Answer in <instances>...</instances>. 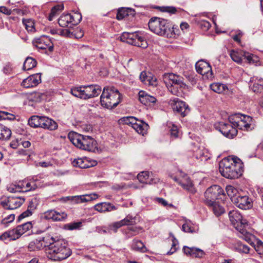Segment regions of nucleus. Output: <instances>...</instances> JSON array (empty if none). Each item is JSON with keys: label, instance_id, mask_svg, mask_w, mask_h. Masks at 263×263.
Returning <instances> with one entry per match:
<instances>
[{"label": "nucleus", "instance_id": "59", "mask_svg": "<svg viewBox=\"0 0 263 263\" xmlns=\"http://www.w3.org/2000/svg\"><path fill=\"white\" fill-rule=\"evenodd\" d=\"M58 34L65 37H73V32L68 29H59Z\"/></svg>", "mask_w": 263, "mask_h": 263}, {"label": "nucleus", "instance_id": "10", "mask_svg": "<svg viewBox=\"0 0 263 263\" xmlns=\"http://www.w3.org/2000/svg\"><path fill=\"white\" fill-rule=\"evenodd\" d=\"M173 111L182 117L186 116L190 111L189 105L177 98L170 99L168 102Z\"/></svg>", "mask_w": 263, "mask_h": 263}, {"label": "nucleus", "instance_id": "47", "mask_svg": "<svg viewBox=\"0 0 263 263\" xmlns=\"http://www.w3.org/2000/svg\"><path fill=\"white\" fill-rule=\"evenodd\" d=\"M64 8L63 5H58L57 6H54L51 10V12L49 16V20L52 21L53 18L58 13L62 11Z\"/></svg>", "mask_w": 263, "mask_h": 263}, {"label": "nucleus", "instance_id": "44", "mask_svg": "<svg viewBox=\"0 0 263 263\" xmlns=\"http://www.w3.org/2000/svg\"><path fill=\"white\" fill-rule=\"evenodd\" d=\"M252 90L254 92H260L263 90V79H260L255 82L251 86Z\"/></svg>", "mask_w": 263, "mask_h": 263}, {"label": "nucleus", "instance_id": "19", "mask_svg": "<svg viewBox=\"0 0 263 263\" xmlns=\"http://www.w3.org/2000/svg\"><path fill=\"white\" fill-rule=\"evenodd\" d=\"M37 187V185L35 182V180H24L17 182V189L20 190V192H27L33 191Z\"/></svg>", "mask_w": 263, "mask_h": 263}, {"label": "nucleus", "instance_id": "38", "mask_svg": "<svg viewBox=\"0 0 263 263\" xmlns=\"http://www.w3.org/2000/svg\"><path fill=\"white\" fill-rule=\"evenodd\" d=\"M209 206L212 207L213 212L216 216L221 215L225 212L224 208L216 202H213V204Z\"/></svg>", "mask_w": 263, "mask_h": 263}, {"label": "nucleus", "instance_id": "21", "mask_svg": "<svg viewBox=\"0 0 263 263\" xmlns=\"http://www.w3.org/2000/svg\"><path fill=\"white\" fill-rule=\"evenodd\" d=\"M72 163L74 166L81 168L92 167L97 164L96 161H90L86 157L74 159Z\"/></svg>", "mask_w": 263, "mask_h": 263}, {"label": "nucleus", "instance_id": "7", "mask_svg": "<svg viewBox=\"0 0 263 263\" xmlns=\"http://www.w3.org/2000/svg\"><path fill=\"white\" fill-rule=\"evenodd\" d=\"M205 202L208 205L213 204L216 200H224L226 194L219 185H214L209 187L204 193Z\"/></svg>", "mask_w": 263, "mask_h": 263}, {"label": "nucleus", "instance_id": "58", "mask_svg": "<svg viewBox=\"0 0 263 263\" xmlns=\"http://www.w3.org/2000/svg\"><path fill=\"white\" fill-rule=\"evenodd\" d=\"M178 245V241L177 239L173 236L172 238V248L167 253L168 255H171L175 252L177 250V246Z\"/></svg>", "mask_w": 263, "mask_h": 263}, {"label": "nucleus", "instance_id": "55", "mask_svg": "<svg viewBox=\"0 0 263 263\" xmlns=\"http://www.w3.org/2000/svg\"><path fill=\"white\" fill-rule=\"evenodd\" d=\"M243 57H244L245 59H246L249 63H255L258 61V58L252 54H250L249 53L244 52L243 54Z\"/></svg>", "mask_w": 263, "mask_h": 263}, {"label": "nucleus", "instance_id": "34", "mask_svg": "<svg viewBox=\"0 0 263 263\" xmlns=\"http://www.w3.org/2000/svg\"><path fill=\"white\" fill-rule=\"evenodd\" d=\"M132 249L136 251L141 252H146L147 249L141 240H139L136 239L133 240L132 244Z\"/></svg>", "mask_w": 263, "mask_h": 263}, {"label": "nucleus", "instance_id": "29", "mask_svg": "<svg viewBox=\"0 0 263 263\" xmlns=\"http://www.w3.org/2000/svg\"><path fill=\"white\" fill-rule=\"evenodd\" d=\"M246 227H242L238 230L240 233L239 237L245 239L250 245H252L254 244L253 240L255 239V237L254 235L248 232L246 230Z\"/></svg>", "mask_w": 263, "mask_h": 263}, {"label": "nucleus", "instance_id": "37", "mask_svg": "<svg viewBox=\"0 0 263 263\" xmlns=\"http://www.w3.org/2000/svg\"><path fill=\"white\" fill-rule=\"evenodd\" d=\"M195 16L196 17L195 22L197 23L199 27L203 31L208 30L211 27V24L210 22L204 20L200 19V18L198 17L197 15H195Z\"/></svg>", "mask_w": 263, "mask_h": 263}, {"label": "nucleus", "instance_id": "60", "mask_svg": "<svg viewBox=\"0 0 263 263\" xmlns=\"http://www.w3.org/2000/svg\"><path fill=\"white\" fill-rule=\"evenodd\" d=\"M46 95L40 92H36L34 93V100L36 102H41L42 100L46 99Z\"/></svg>", "mask_w": 263, "mask_h": 263}, {"label": "nucleus", "instance_id": "41", "mask_svg": "<svg viewBox=\"0 0 263 263\" xmlns=\"http://www.w3.org/2000/svg\"><path fill=\"white\" fill-rule=\"evenodd\" d=\"M133 127L138 133L144 135L147 129L148 125L146 123L141 124L136 122Z\"/></svg>", "mask_w": 263, "mask_h": 263}, {"label": "nucleus", "instance_id": "13", "mask_svg": "<svg viewBox=\"0 0 263 263\" xmlns=\"http://www.w3.org/2000/svg\"><path fill=\"white\" fill-rule=\"evenodd\" d=\"M32 44L39 50H45V52L47 49L50 52L53 50V44L47 36H41L34 39L32 41Z\"/></svg>", "mask_w": 263, "mask_h": 263}, {"label": "nucleus", "instance_id": "54", "mask_svg": "<svg viewBox=\"0 0 263 263\" xmlns=\"http://www.w3.org/2000/svg\"><path fill=\"white\" fill-rule=\"evenodd\" d=\"M10 235V240H15L19 238L22 235L17 227L9 231Z\"/></svg>", "mask_w": 263, "mask_h": 263}, {"label": "nucleus", "instance_id": "25", "mask_svg": "<svg viewBox=\"0 0 263 263\" xmlns=\"http://www.w3.org/2000/svg\"><path fill=\"white\" fill-rule=\"evenodd\" d=\"M118 207L110 202H101L95 205V209L101 213L109 212L117 210Z\"/></svg>", "mask_w": 263, "mask_h": 263}, {"label": "nucleus", "instance_id": "14", "mask_svg": "<svg viewBox=\"0 0 263 263\" xmlns=\"http://www.w3.org/2000/svg\"><path fill=\"white\" fill-rule=\"evenodd\" d=\"M218 128L225 137L230 139L234 138L237 134V129L230 123L220 122Z\"/></svg>", "mask_w": 263, "mask_h": 263}, {"label": "nucleus", "instance_id": "26", "mask_svg": "<svg viewBox=\"0 0 263 263\" xmlns=\"http://www.w3.org/2000/svg\"><path fill=\"white\" fill-rule=\"evenodd\" d=\"M101 92V87L98 85H85L87 99L98 96Z\"/></svg>", "mask_w": 263, "mask_h": 263}, {"label": "nucleus", "instance_id": "42", "mask_svg": "<svg viewBox=\"0 0 263 263\" xmlns=\"http://www.w3.org/2000/svg\"><path fill=\"white\" fill-rule=\"evenodd\" d=\"M234 249L238 252L243 253H248L250 251V248L247 245H244L240 241H238L235 244Z\"/></svg>", "mask_w": 263, "mask_h": 263}, {"label": "nucleus", "instance_id": "56", "mask_svg": "<svg viewBox=\"0 0 263 263\" xmlns=\"http://www.w3.org/2000/svg\"><path fill=\"white\" fill-rule=\"evenodd\" d=\"M124 226L122 220L113 222L109 226V229L110 231L116 233L117 232L118 229Z\"/></svg>", "mask_w": 263, "mask_h": 263}, {"label": "nucleus", "instance_id": "32", "mask_svg": "<svg viewBox=\"0 0 263 263\" xmlns=\"http://www.w3.org/2000/svg\"><path fill=\"white\" fill-rule=\"evenodd\" d=\"M93 196H95V195H92L91 194H86L80 196H76L73 197V200L77 203H84L92 201L93 199H95Z\"/></svg>", "mask_w": 263, "mask_h": 263}, {"label": "nucleus", "instance_id": "49", "mask_svg": "<svg viewBox=\"0 0 263 263\" xmlns=\"http://www.w3.org/2000/svg\"><path fill=\"white\" fill-rule=\"evenodd\" d=\"M121 220L124 226H132L136 224V217H133L130 215H128Z\"/></svg>", "mask_w": 263, "mask_h": 263}, {"label": "nucleus", "instance_id": "18", "mask_svg": "<svg viewBox=\"0 0 263 263\" xmlns=\"http://www.w3.org/2000/svg\"><path fill=\"white\" fill-rule=\"evenodd\" d=\"M41 82V76L40 73H35L29 76L24 79L21 83V85L25 88H30L36 86Z\"/></svg>", "mask_w": 263, "mask_h": 263}, {"label": "nucleus", "instance_id": "15", "mask_svg": "<svg viewBox=\"0 0 263 263\" xmlns=\"http://www.w3.org/2000/svg\"><path fill=\"white\" fill-rule=\"evenodd\" d=\"M195 67L198 73L205 76L208 79L212 77V68L208 62L203 60H200L196 63Z\"/></svg>", "mask_w": 263, "mask_h": 263}, {"label": "nucleus", "instance_id": "24", "mask_svg": "<svg viewBox=\"0 0 263 263\" xmlns=\"http://www.w3.org/2000/svg\"><path fill=\"white\" fill-rule=\"evenodd\" d=\"M139 99L141 103L145 105H153L157 101V99L155 97L147 94L144 91H139Z\"/></svg>", "mask_w": 263, "mask_h": 263}, {"label": "nucleus", "instance_id": "61", "mask_svg": "<svg viewBox=\"0 0 263 263\" xmlns=\"http://www.w3.org/2000/svg\"><path fill=\"white\" fill-rule=\"evenodd\" d=\"M170 135L172 138H176L178 137V129L176 126L172 124L170 129Z\"/></svg>", "mask_w": 263, "mask_h": 263}, {"label": "nucleus", "instance_id": "11", "mask_svg": "<svg viewBox=\"0 0 263 263\" xmlns=\"http://www.w3.org/2000/svg\"><path fill=\"white\" fill-rule=\"evenodd\" d=\"M25 199L21 197L9 196L3 199L1 204L5 209L14 210L21 206Z\"/></svg>", "mask_w": 263, "mask_h": 263}, {"label": "nucleus", "instance_id": "51", "mask_svg": "<svg viewBox=\"0 0 263 263\" xmlns=\"http://www.w3.org/2000/svg\"><path fill=\"white\" fill-rule=\"evenodd\" d=\"M15 119V116L7 111H0V120H14Z\"/></svg>", "mask_w": 263, "mask_h": 263}, {"label": "nucleus", "instance_id": "63", "mask_svg": "<svg viewBox=\"0 0 263 263\" xmlns=\"http://www.w3.org/2000/svg\"><path fill=\"white\" fill-rule=\"evenodd\" d=\"M73 32V37L76 38V39H80L84 35V32L83 30L80 28H77L74 32Z\"/></svg>", "mask_w": 263, "mask_h": 263}, {"label": "nucleus", "instance_id": "20", "mask_svg": "<svg viewBox=\"0 0 263 263\" xmlns=\"http://www.w3.org/2000/svg\"><path fill=\"white\" fill-rule=\"evenodd\" d=\"M137 179L142 183L145 184H153L156 183L159 181L158 178H155L153 177V174L147 171H143L140 173L137 176Z\"/></svg>", "mask_w": 263, "mask_h": 263}, {"label": "nucleus", "instance_id": "31", "mask_svg": "<svg viewBox=\"0 0 263 263\" xmlns=\"http://www.w3.org/2000/svg\"><path fill=\"white\" fill-rule=\"evenodd\" d=\"M44 247H45V246L43 245L42 240L35 239L29 243L28 248L30 251H34L41 250Z\"/></svg>", "mask_w": 263, "mask_h": 263}, {"label": "nucleus", "instance_id": "62", "mask_svg": "<svg viewBox=\"0 0 263 263\" xmlns=\"http://www.w3.org/2000/svg\"><path fill=\"white\" fill-rule=\"evenodd\" d=\"M155 201L160 204L164 206H168L170 208H173L174 205L172 203H168L167 202L162 198H156Z\"/></svg>", "mask_w": 263, "mask_h": 263}, {"label": "nucleus", "instance_id": "5", "mask_svg": "<svg viewBox=\"0 0 263 263\" xmlns=\"http://www.w3.org/2000/svg\"><path fill=\"white\" fill-rule=\"evenodd\" d=\"M121 94L115 87L104 88L100 96L101 105L106 108L116 107L121 101Z\"/></svg>", "mask_w": 263, "mask_h": 263}, {"label": "nucleus", "instance_id": "50", "mask_svg": "<svg viewBox=\"0 0 263 263\" xmlns=\"http://www.w3.org/2000/svg\"><path fill=\"white\" fill-rule=\"evenodd\" d=\"M131 9L121 8L119 9L116 17L118 20H121L128 15V13Z\"/></svg>", "mask_w": 263, "mask_h": 263}, {"label": "nucleus", "instance_id": "16", "mask_svg": "<svg viewBox=\"0 0 263 263\" xmlns=\"http://www.w3.org/2000/svg\"><path fill=\"white\" fill-rule=\"evenodd\" d=\"M233 202L239 209H249L252 206V199L247 196L238 195L233 198Z\"/></svg>", "mask_w": 263, "mask_h": 263}, {"label": "nucleus", "instance_id": "1", "mask_svg": "<svg viewBox=\"0 0 263 263\" xmlns=\"http://www.w3.org/2000/svg\"><path fill=\"white\" fill-rule=\"evenodd\" d=\"M51 241L46 249V253L49 259L54 261H61L66 259L71 255V251L64 239L55 240L51 237Z\"/></svg>", "mask_w": 263, "mask_h": 263}, {"label": "nucleus", "instance_id": "40", "mask_svg": "<svg viewBox=\"0 0 263 263\" xmlns=\"http://www.w3.org/2000/svg\"><path fill=\"white\" fill-rule=\"evenodd\" d=\"M36 65V61L31 57H28L26 59L23 65V69L25 70L31 69Z\"/></svg>", "mask_w": 263, "mask_h": 263}, {"label": "nucleus", "instance_id": "2", "mask_svg": "<svg viewBox=\"0 0 263 263\" xmlns=\"http://www.w3.org/2000/svg\"><path fill=\"white\" fill-rule=\"evenodd\" d=\"M148 27L154 33L170 38L178 35L179 31L174 27L170 21L158 17H153L150 19Z\"/></svg>", "mask_w": 263, "mask_h": 263}, {"label": "nucleus", "instance_id": "46", "mask_svg": "<svg viewBox=\"0 0 263 263\" xmlns=\"http://www.w3.org/2000/svg\"><path fill=\"white\" fill-rule=\"evenodd\" d=\"M17 227L21 235H22L32 228V224L31 222H27Z\"/></svg>", "mask_w": 263, "mask_h": 263}, {"label": "nucleus", "instance_id": "52", "mask_svg": "<svg viewBox=\"0 0 263 263\" xmlns=\"http://www.w3.org/2000/svg\"><path fill=\"white\" fill-rule=\"evenodd\" d=\"M82 226V223L81 221L74 222L65 224V228L68 230H73L79 229Z\"/></svg>", "mask_w": 263, "mask_h": 263}, {"label": "nucleus", "instance_id": "33", "mask_svg": "<svg viewBox=\"0 0 263 263\" xmlns=\"http://www.w3.org/2000/svg\"><path fill=\"white\" fill-rule=\"evenodd\" d=\"M42 117L39 116H33L28 120V124L32 127H41L42 121Z\"/></svg>", "mask_w": 263, "mask_h": 263}, {"label": "nucleus", "instance_id": "53", "mask_svg": "<svg viewBox=\"0 0 263 263\" xmlns=\"http://www.w3.org/2000/svg\"><path fill=\"white\" fill-rule=\"evenodd\" d=\"M136 119L134 117H126L120 119V121L124 124L131 125L132 127L136 122Z\"/></svg>", "mask_w": 263, "mask_h": 263}, {"label": "nucleus", "instance_id": "8", "mask_svg": "<svg viewBox=\"0 0 263 263\" xmlns=\"http://www.w3.org/2000/svg\"><path fill=\"white\" fill-rule=\"evenodd\" d=\"M229 122L234 127L241 130H249L252 123V118L249 116L235 114L229 118Z\"/></svg>", "mask_w": 263, "mask_h": 263}, {"label": "nucleus", "instance_id": "23", "mask_svg": "<svg viewBox=\"0 0 263 263\" xmlns=\"http://www.w3.org/2000/svg\"><path fill=\"white\" fill-rule=\"evenodd\" d=\"M174 180L177 182L184 189L186 190L191 193L194 194L196 192V190L194 187L192 181L187 176H185L181 180H179L176 178H174Z\"/></svg>", "mask_w": 263, "mask_h": 263}, {"label": "nucleus", "instance_id": "30", "mask_svg": "<svg viewBox=\"0 0 263 263\" xmlns=\"http://www.w3.org/2000/svg\"><path fill=\"white\" fill-rule=\"evenodd\" d=\"M141 81L145 85H156V80L151 78V77L147 76L145 71L141 72L140 76Z\"/></svg>", "mask_w": 263, "mask_h": 263}, {"label": "nucleus", "instance_id": "57", "mask_svg": "<svg viewBox=\"0 0 263 263\" xmlns=\"http://www.w3.org/2000/svg\"><path fill=\"white\" fill-rule=\"evenodd\" d=\"M71 19L70 21V24L72 25H77L82 20V16L79 13H75L73 15H71Z\"/></svg>", "mask_w": 263, "mask_h": 263}, {"label": "nucleus", "instance_id": "39", "mask_svg": "<svg viewBox=\"0 0 263 263\" xmlns=\"http://www.w3.org/2000/svg\"><path fill=\"white\" fill-rule=\"evenodd\" d=\"M211 89L215 92L220 93L223 92L226 89H227V87L224 84L214 83L210 85Z\"/></svg>", "mask_w": 263, "mask_h": 263}, {"label": "nucleus", "instance_id": "35", "mask_svg": "<svg viewBox=\"0 0 263 263\" xmlns=\"http://www.w3.org/2000/svg\"><path fill=\"white\" fill-rule=\"evenodd\" d=\"M71 16L70 14L62 15L59 18L58 23L62 27H66L70 24Z\"/></svg>", "mask_w": 263, "mask_h": 263}, {"label": "nucleus", "instance_id": "4", "mask_svg": "<svg viewBox=\"0 0 263 263\" xmlns=\"http://www.w3.org/2000/svg\"><path fill=\"white\" fill-rule=\"evenodd\" d=\"M184 79L180 76L173 73H165L163 75V81L170 91L174 95L179 96L185 89L186 85Z\"/></svg>", "mask_w": 263, "mask_h": 263}, {"label": "nucleus", "instance_id": "9", "mask_svg": "<svg viewBox=\"0 0 263 263\" xmlns=\"http://www.w3.org/2000/svg\"><path fill=\"white\" fill-rule=\"evenodd\" d=\"M121 41L129 44L146 48L148 44L142 34L139 32H123L120 36Z\"/></svg>", "mask_w": 263, "mask_h": 263}, {"label": "nucleus", "instance_id": "28", "mask_svg": "<svg viewBox=\"0 0 263 263\" xmlns=\"http://www.w3.org/2000/svg\"><path fill=\"white\" fill-rule=\"evenodd\" d=\"M70 92L75 97L83 99H87V93L85 92V85L71 88Z\"/></svg>", "mask_w": 263, "mask_h": 263}, {"label": "nucleus", "instance_id": "45", "mask_svg": "<svg viewBox=\"0 0 263 263\" xmlns=\"http://www.w3.org/2000/svg\"><path fill=\"white\" fill-rule=\"evenodd\" d=\"M230 55L231 58V59L234 61V62L240 64L242 62V54L240 53H239L238 51L232 50L230 51Z\"/></svg>", "mask_w": 263, "mask_h": 263}, {"label": "nucleus", "instance_id": "17", "mask_svg": "<svg viewBox=\"0 0 263 263\" xmlns=\"http://www.w3.org/2000/svg\"><path fill=\"white\" fill-rule=\"evenodd\" d=\"M44 218L47 220H52L54 221L65 220L67 214L63 212H58L55 210H49L44 214Z\"/></svg>", "mask_w": 263, "mask_h": 263}, {"label": "nucleus", "instance_id": "6", "mask_svg": "<svg viewBox=\"0 0 263 263\" xmlns=\"http://www.w3.org/2000/svg\"><path fill=\"white\" fill-rule=\"evenodd\" d=\"M68 136L72 143L80 149L91 152L96 147V141L90 136H84L77 133H70Z\"/></svg>", "mask_w": 263, "mask_h": 263}, {"label": "nucleus", "instance_id": "64", "mask_svg": "<svg viewBox=\"0 0 263 263\" xmlns=\"http://www.w3.org/2000/svg\"><path fill=\"white\" fill-rule=\"evenodd\" d=\"M36 200L35 198L32 199L29 201L27 209L33 212L36 208Z\"/></svg>", "mask_w": 263, "mask_h": 263}, {"label": "nucleus", "instance_id": "48", "mask_svg": "<svg viewBox=\"0 0 263 263\" xmlns=\"http://www.w3.org/2000/svg\"><path fill=\"white\" fill-rule=\"evenodd\" d=\"M23 23L28 31L32 32L35 30L34 23L33 20L31 19H24Z\"/></svg>", "mask_w": 263, "mask_h": 263}, {"label": "nucleus", "instance_id": "22", "mask_svg": "<svg viewBox=\"0 0 263 263\" xmlns=\"http://www.w3.org/2000/svg\"><path fill=\"white\" fill-rule=\"evenodd\" d=\"M182 250L185 254L192 257L202 258L205 255V253L202 250L195 247L190 248L184 246Z\"/></svg>", "mask_w": 263, "mask_h": 263}, {"label": "nucleus", "instance_id": "27", "mask_svg": "<svg viewBox=\"0 0 263 263\" xmlns=\"http://www.w3.org/2000/svg\"><path fill=\"white\" fill-rule=\"evenodd\" d=\"M58 124L51 119L45 116L42 117V121L41 127L53 130L56 129L58 128Z\"/></svg>", "mask_w": 263, "mask_h": 263}, {"label": "nucleus", "instance_id": "3", "mask_svg": "<svg viewBox=\"0 0 263 263\" xmlns=\"http://www.w3.org/2000/svg\"><path fill=\"white\" fill-rule=\"evenodd\" d=\"M219 172L222 176L230 179L238 178L242 175L241 164L236 158H225L219 162Z\"/></svg>", "mask_w": 263, "mask_h": 263}, {"label": "nucleus", "instance_id": "36", "mask_svg": "<svg viewBox=\"0 0 263 263\" xmlns=\"http://www.w3.org/2000/svg\"><path fill=\"white\" fill-rule=\"evenodd\" d=\"M11 135V130L4 125L0 124V139H8Z\"/></svg>", "mask_w": 263, "mask_h": 263}, {"label": "nucleus", "instance_id": "12", "mask_svg": "<svg viewBox=\"0 0 263 263\" xmlns=\"http://www.w3.org/2000/svg\"><path fill=\"white\" fill-rule=\"evenodd\" d=\"M229 217L232 224L237 230H239L242 227H247L248 226L247 220L243 219L240 213L236 210L230 211Z\"/></svg>", "mask_w": 263, "mask_h": 263}, {"label": "nucleus", "instance_id": "43", "mask_svg": "<svg viewBox=\"0 0 263 263\" xmlns=\"http://www.w3.org/2000/svg\"><path fill=\"white\" fill-rule=\"evenodd\" d=\"M226 191L228 196L230 198L233 202V198H237L238 191L232 185H228L226 188Z\"/></svg>", "mask_w": 263, "mask_h": 263}]
</instances>
